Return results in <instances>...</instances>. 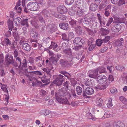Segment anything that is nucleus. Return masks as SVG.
Here are the masks:
<instances>
[{
	"instance_id": "nucleus-63",
	"label": "nucleus",
	"mask_w": 127,
	"mask_h": 127,
	"mask_svg": "<svg viewBox=\"0 0 127 127\" xmlns=\"http://www.w3.org/2000/svg\"><path fill=\"white\" fill-rule=\"evenodd\" d=\"M11 64H12L13 66L16 67H18V66H18L19 64L18 63H17L16 62H15L14 60Z\"/></svg>"
},
{
	"instance_id": "nucleus-61",
	"label": "nucleus",
	"mask_w": 127,
	"mask_h": 127,
	"mask_svg": "<svg viewBox=\"0 0 127 127\" xmlns=\"http://www.w3.org/2000/svg\"><path fill=\"white\" fill-rule=\"evenodd\" d=\"M91 83V80H88L85 82V84L86 86H89L90 85Z\"/></svg>"
},
{
	"instance_id": "nucleus-4",
	"label": "nucleus",
	"mask_w": 127,
	"mask_h": 127,
	"mask_svg": "<svg viewBox=\"0 0 127 127\" xmlns=\"http://www.w3.org/2000/svg\"><path fill=\"white\" fill-rule=\"evenodd\" d=\"M124 43V40H123V38H121L120 39H118V40L115 41V46L117 48V49L119 51H120L121 50V52H123L124 50L122 48L123 47Z\"/></svg>"
},
{
	"instance_id": "nucleus-8",
	"label": "nucleus",
	"mask_w": 127,
	"mask_h": 127,
	"mask_svg": "<svg viewBox=\"0 0 127 127\" xmlns=\"http://www.w3.org/2000/svg\"><path fill=\"white\" fill-rule=\"evenodd\" d=\"M97 83H98L100 84H103L105 83L107 81L106 77L105 75H101L98 76L97 78Z\"/></svg>"
},
{
	"instance_id": "nucleus-9",
	"label": "nucleus",
	"mask_w": 127,
	"mask_h": 127,
	"mask_svg": "<svg viewBox=\"0 0 127 127\" xmlns=\"http://www.w3.org/2000/svg\"><path fill=\"white\" fill-rule=\"evenodd\" d=\"M5 61L8 64H11L14 60L13 56L11 55L9 56L8 54L5 56Z\"/></svg>"
},
{
	"instance_id": "nucleus-42",
	"label": "nucleus",
	"mask_w": 127,
	"mask_h": 127,
	"mask_svg": "<svg viewBox=\"0 0 127 127\" xmlns=\"http://www.w3.org/2000/svg\"><path fill=\"white\" fill-rule=\"evenodd\" d=\"M5 43L7 46H11V42L9 39L7 38H5L4 39Z\"/></svg>"
},
{
	"instance_id": "nucleus-36",
	"label": "nucleus",
	"mask_w": 127,
	"mask_h": 127,
	"mask_svg": "<svg viewBox=\"0 0 127 127\" xmlns=\"http://www.w3.org/2000/svg\"><path fill=\"white\" fill-rule=\"evenodd\" d=\"M76 90L77 94L80 95L81 94L82 92V88L80 86H78L76 87Z\"/></svg>"
},
{
	"instance_id": "nucleus-41",
	"label": "nucleus",
	"mask_w": 127,
	"mask_h": 127,
	"mask_svg": "<svg viewBox=\"0 0 127 127\" xmlns=\"http://www.w3.org/2000/svg\"><path fill=\"white\" fill-rule=\"evenodd\" d=\"M100 30L102 31V33L105 35H106L109 33V31L108 30L105 29L103 28H101Z\"/></svg>"
},
{
	"instance_id": "nucleus-29",
	"label": "nucleus",
	"mask_w": 127,
	"mask_h": 127,
	"mask_svg": "<svg viewBox=\"0 0 127 127\" xmlns=\"http://www.w3.org/2000/svg\"><path fill=\"white\" fill-rule=\"evenodd\" d=\"M26 76L28 77H30V78L29 79V81H33V80H35L36 81L37 83H38L39 84H42V83L39 81L36 78L34 77H31L30 75H27Z\"/></svg>"
},
{
	"instance_id": "nucleus-19",
	"label": "nucleus",
	"mask_w": 127,
	"mask_h": 127,
	"mask_svg": "<svg viewBox=\"0 0 127 127\" xmlns=\"http://www.w3.org/2000/svg\"><path fill=\"white\" fill-rule=\"evenodd\" d=\"M28 19L26 17L23 16L21 19V25L23 26L26 25V27H28L29 26L28 24Z\"/></svg>"
},
{
	"instance_id": "nucleus-40",
	"label": "nucleus",
	"mask_w": 127,
	"mask_h": 127,
	"mask_svg": "<svg viewBox=\"0 0 127 127\" xmlns=\"http://www.w3.org/2000/svg\"><path fill=\"white\" fill-rule=\"evenodd\" d=\"M60 73L64 75L66 77L67 79H69V76H70L68 73L65 71H61L60 72Z\"/></svg>"
},
{
	"instance_id": "nucleus-57",
	"label": "nucleus",
	"mask_w": 127,
	"mask_h": 127,
	"mask_svg": "<svg viewBox=\"0 0 127 127\" xmlns=\"http://www.w3.org/2000/svg\"><path fill=\"white\" fill-rule=\"evenodd\" d=\"M114 68L112 66H108L107 67V69H108L109 71V72L111 73L112 70H114Z\"/></svg>"
},
{
	"instance_id": "nucleus-12",
	"label": "nucleus",
	"mask_w": 127,
	"mask_h": 127,
	"mask_svg": "<svg viewBox=\"0 0 127 127\" xmlns=\"http://www.w3.org/2000/svg\"><path fill=\"white\" fill-rule=\"evenodd\" d=\"M59 26L61 29L65 30H68L69 27L68 23L65 22L60 23L59 24Z\"/></svg>"
},
{
	"instance_id": "nucleus-3",
	"label": "nucleus",
	"mask_w": 127,
	"mask_h": 127,
	"mask_svg": "<svg viewBox=\"0 0 127 127\" xmlns=\"http://www.w3.org/2000/svg\"><path fill=\"white\" fill-rule=\"evenodd\" d=\"M93 15L92 13H89L86 14L84 18L83 26H88L91 24L93 18Z\"/></svg>"
},
{
	"instance_id": "nucleus-53",
	"label": "nucleus",
	"mask_w": 127,
	"mask_h": 127,
	"mask_svg": "<svg viewBox=\"0 0 127 127\" xmlns=\"http://www.w3.org/2000/svg\"><path fill=\"white\" fill-rule=\"evenodd\" d=\"M33 2H31L29 3L27 5V8L30 10H31V8H32V4Z\"/></svg>"
},
{
	"instance_id": "nucleus-11",
	"label": "nucleus",
	"mask_w": 127,
	"mask_h": 127,
	"mask_svg": "<svg viewBox=\"0 0 127 127\" xmlns=\"http://www.w3.org/2000/svg\"><path fill=\"white\" fill-rule=\"evenodd\" d=\"M57 11L60 13H66L67 12V8L64 5H60L57 8Z\"/></svg>"
},
{
	"instance_id": "nucleus-48",
	"label": "nucleus",
	"mask_w": 127,
	"mask_h": 127,
	"mask_svg": "<svg viewBox=\"0 0 127 127\" xmlns=\"http://www.w3.org/2000/svg\"><path fill=\"white\" fill-rule=\"evenodd\" d=\"M50 28L49 31L51 33L53 32L56 31V29L54 25H51L50 27Z\"/></svg>"
},
{
	"instance_id": "nucleus-28",
	"label": "nucleus",
	"mask_w": 127,
	"mask_h": 127,
	"mask_svg": "<svg viewBox=\"0 0 127 127\" xmlns=\"http://www.w3.org/2000/svg\"><path fill=\"white\" fill-rule=\"evenodd\" d=\"M68 24L70 26H71V27L73 28H74L76 25V21L74 19H71L68 21Z\"/></svg>"
},
{
	"instance_id": "nucleus-24",
	"label": "nucleus",
	"mask_w": 127,
	"mask_h": 127,
	"mask_svg": "<svg viewBox=\"0 0 127 127\" xmlns=\"http://www.w3.org/2000/svg\"><path fill=\"white\" fill-rule=\"evenodd\" d=\"M96 69L98 72L99 71V73L100 74L104 73L107 72L106 68L102 66L99 67Z\"/></svg>"
},
{
	"instance_id": "nucleus-16",
	"label": "nucleus",
	"mask_w": 127,
	"mask_h": 127,
	"mask_svg": "<svg viewBox=\"0 0 127 127\" xmlns=\"http://www.w3.org/2000/svg\"><path fill=\"white\" fill-rule=\"evenodd\" d=\"M121 26L120 25L117 24L112 27L111 30L113 32H118L121 30Z\"/></svg>"
},
{
	"instance_id": "nucleus-20",
	"label": "nucleus",
	"mask_w": 127,
	"mask_h": 127,
	"mask_svg": "<svg viewBox=\"0 0 127 127\" xmlns=\"http://www.w3.org/2000/svg\"><path fill=\"white\" fill-rule=\"evenodd\" d=\"M98 4L95 3H92L90 5L89 7L90 10L92 11H95L97 10L98 8Z\"/></svg>"
},
{
	"instance_id": "nucleus-52",
	"label": "nucleus",
	"mask_w": 127,
	"mask_h": 127,
	"mask_svg": "<svg viewBox=\"0 0 127 127\" xmlns=\"http://www.w3.org/2000/svg\"><path fill=\"white\" fill-rule=\"evenodd\" d=\"M89 118L90 119H92V120L94 121H95L96 120V118L91 113H90L89 114Z\"/></svg>"
},
{
	"instance_id": "nucleus-47",
	"label": "nucleus",
	"mask_w": 127,
	"mask_h": 127,
	"mask_svg": "<svg viewBox=\"0 0 127 127\" xmlns=\"http://www.w3.org/2000/svg\"><path fill=\"white\" fill-rule=\"evenodd\" d=\"M125 18H119L118 20L117 21V23H125Z\"/></svg>"
},
{
	"instance_id": "nucleus-21",
	"label": "nucleus",
	"mask_w": 127,
	"mask_h": 127,
	"mask_svg": "<svg viewBox=\"0 0 127 127\" xmlns=\"http://www.w3.org/2000/svg\"><path fill=\"white\" fill-rule=\"evenodd\" d=\"M63 52L65 54L69 55V57H72V51L71 48H67L63 51Z\"/></svg>"
},
{
	"instance_id": "nucleus-37",
	"label": "nucleus",
	"mask_w": 127,
	"mask_h": 127,
	"mask_svg": "<svg viewBox=\"0 0 127 127\" xmlns=\"http://www.w3.org/2000/svg\"><path fill=\"white\" fill-rule=\"evenodd\" d=\"M76 6L75 8L80 9L81 1L80 0H77L75 1Z\"/></svg>"
},
{
	"instance_id": "nucleus-49",
	"label": "nucleus",
	"mask_w": 127,
	"mask_h": 127,
	"mask_svg": "<svg viewBox=\"0 0 127 127\" xmlns=\"http://www.w3.org/2000/svg\"><path fill=\"white\" fill-rule=\"evenodd\" d=\"M75 0H66L65 3L68 5H70L74 2Z\"/></svg>"
},
{
	"instance_id": "nucleus-6",
	"label": "nucleus",
	"mask_w": 127,
	"mask_h": 127,
	"mask_svg": "<svg viewBox=\"0 0 127 127\" xmlns=\"http://www.w3.org/2000/svg\"><path fill=\"white\" fill-rule=\"evenodd\" d=\"M73 42L75 45H77L79 46H82V44L85 43V41L84 38L80 37H78L73 40Z\"/></svg>"
},
{
	"instance_id": "nucleus-13",
	"label": "nucleus",
	"mask_w": 127,
	"mask_h": 127,
	"mask_svg": "<svg viewBox=\"0 0 127 127\" xmlns=\"http://www.w3.org/2000/svg\"><path fill=\"white\" fill-rule=\"evenodd\" d=\"M73 60L72 57H67L66 59L67 68L70 67L73 64V63L74 62L72 61Z\"/></svg>"
},
{
	"instance_id": "nucleus-51",
	"label": "nucleus",
	"mask_w": 127,
	"mask_h": 127,
	"mask_svg": "<svg viewBox=\"0 0 127 127\" xmlns=\"http://www.w3.org/2000/svg\"><path fill=\"white\" fill-rule=\"evenodd\" d=\"M117 2L118 3V5L119 6L125 4V0H119Z\"/></svg>"
},
{
	"instance_id": "nucleus-50",
	"label": "nucleus",
	"mask_w": 127,
	"mask_h": 127,
	"mask_svg": "<svg viewBox=\"0 0 127 127\" xmlns=\"http://www.w3.org/2000/svg\"><path fill=\"white\" fill-rule=\"evenodd\" d=\"M102 100L101 98H99L96 102L97 105L101 106L102 104Z\"/></svg>"
},
{
	"instance_id": "nucleus-27",
	"label": "nucleus",
	"mask_w": 127,
	"mask_h": 127,
	"mask_svg": "<svg viewBox=\"0 0 127 127\" xmlns=\"http://www.w3.org/2000/svg\"><path fill=\"white\" fill-rule=\"evenodd\" d=\"M75 9L76 11H77V15L79 17L82 16L84 12L81 9H80L75 8Z\"/></svg>"
},
{
	"instance_id": "nucleus-56",
	"label": "nucleus",
	"mask_w": 127,
	"mask_h": 127,
	"mask_svg": "<svg viewBox=\"0 0 127 127\" xmlns=\"http://www.w3.org/2000/svg\"><path fill=\"white\" fill-rule=\"evenodd\" d=\"M69 84V83L68 81H66L65 82H64V83L63 84V86L67 89H68V85Z\"/></svg>"
},
{
	"instance_id": "nucleus-2",
	"label": "nucleus",
	"mask_w": 127,
	"mask_h": 127,
	"mask_svg": "<svg viewBox=\"0 0 127 127\" xmlns=\"http://www.w3.org/2000/svg\"><path fill=\"white\" fill-rule=\"evenodd\" d=\"M53 79L54 80L53 82V83L56 84L58 86H61L64 81V76L61 74L53 76Z\"/></svg>"
},
{
	"instance_id": "nucleus-62",
	"label": "nucleus",
	"mask_w": 127,
	"mask_h": 127,
	"mask_svg": "<svg viewBox=\"0 0 127 127\" xmlns=\"http://www.w3.org/2000/svg\"><path fill=\"white\" fill-rule=\"evenodd\" d=\"M40 93L41 94L42 96H44L47 94V92L44 90H41L40 91Z\"/></svg>"
},
{
	"instance_id": "nucleus-15",
	"label": "nucleus",
	"mask_w": 127,
	"mask_h": 127,
	"mask_svg": "<svg viewBox=\"0 0 127 127\" xmlns=\"http://www.w3.org/2000/svg\"><path fill=\"white\" fill-rule=\"evenodd\" d=\"M75 31L77 34L80 35H83L84 34V31L82 29V27L79 26L76 27Z\"/></svg>"
},
{
	"instance_id": "nucleus-43",
	"label": "nucleus",
	"mask_w": 127,
	"mask_h": 127,
	"mask_svg": "<svg viewBox=\"0 0 127 127\" xmlns=\"http://www.w3.org/2000/svg\"><path fill=\"white\" fill-rule=\"evenodd\" d=\"M62 39L63 40H65L66 41H69L68 38L67 37V35L65 33H63L62 34Z\"/></svg>"
},
{
	"instance_id": "nucleus-7",
	"label": "nucleus",
	"mask_w": 127,
	"mask_h": 127,
	"mask_svg": "<svg viewBox=\"0 0 127 127\" xmlns=\"http://www.w3.org/2000/svg\"><path fill=\"white\" fill-rule=\"evenodd\" d=\"M20 45H22V48L27 52L29 51L31 49V46L28 43H24V41L21 40L19 42Z\"/></svg>"
},
{
	"instance_id": "nucleus-17",
	"label": "nucleus",
	"mask_w": 127,
	"mask_h": 127,
	"mask_svg": "<svg viewBox=\"0 0 127 127\" xmlns=\"http://www.w3.org/2000/svg\"><path fill=\"white\" fill-rule=\"evenodd\" d=\"M113 127H124V124L120 121L114 122L113 123Z\"/></svg>"
},
{
	"instance_id": "nucleus-55",
	"label": "nucleus",
	"mask_w": 127,
	"mask_h": 127,
	"mask_svg": "<svg viewBox=\"0 0 127 127\" xmlns=\"http://www.w3.org/2000/svg\"><path fill=\"white\" fill-rule=\"evenodd\" d=\"M5 36L9 37L11 35V32L10 31H8L5 34Z\"/></svg>"
},
{
	"instance_id": "nucleus-14",
	"label": "nucleus",
	"mask_w": 127,
	"mask_h": 127,
	"mask_svg": "<svg viewBox=\"0 0 127 127\" xmlns=\"http://www.w3.org/2000/svg\"><path fill=\"white\" fill-rule=\"evenodd\" d=\"M40 13L45 18L49 17L51 16L50 12L46 9H43Z\"/></svg>"
},
{
	"instance_id": "nucleus-26",
	"label": "nucleus",
	"mask_w": 127,
	"mask_h": 127,
	"mask_svg": "<svg viewBox=\"0 0 127 127\" xmlns=\"http://www.w3.org/2000/svg\"><path fill=\"white\" fill-rule=\"evenodd\" d=\"M60 62L61 66L63 68H67L66 59H61L60 60Z\"/></svg>"
},
{
	"instance_id": "nucleus-46",
	"label": "nucleus",
	"mask_w": 127,
	"mask_h": 127,
	"mask_svg": "<svg viewBox=\"0 0 127 127\" xmlns=\"http://www.w3.org/2000/svg\"><path fill=\"white\" fill-rule=\"evenodd\" d=\"M74 37V34L73 32H69L68 34V38L69 41L72 38H73Z\"/></svg>"
},
{
	"instance_id": "nucleus-45",
	"label": "nucleus",
	"mask_w": 127,
	"mask_h": 127,
	"mask_svg": "<svg viewBox=\"0 0 127 127\" xmlns=\"http://www.w3.org/2000/svg\"><path fill=\"white\" fill-rule=\"evenodd\" d=\"M112 98H110L108 100V103L107 104V106L108 107H111L113 105V104L112 103Z\"/></svg>"
},
{
	"instance_id": "nucleus-10",
	"label": "nucleus",
	"mask_w": 127,
	"mask_h": 127,
	"mask_svg": "<svg viewBox=\"0 0 127 127\" xmlns=\"http://www.w3.org/2000/svg\"><path fill=\"white\" fill-rule=\"evenodd\" d=\"M27 62L26 59H23L21 62H20V65L18 66V68H20L21 69L23 70L24 68L26 70L28 69L27 67Z\"/></svg>"
},
{
	"instance_id": "nucleus-60",
	"label": "nucleus",
	"mask_w": 127,
	"mask_h": 127,
	"mask_svg": "<svg viewBox=\"0 0 127 127\" xmlns=\"http://www.w3.org/2000/svg\"><path fill=\"white\" fill-rule=\"evenodd\" d=\"M97 17L98 18V20L99 21L100 23L101 24V25L102 23V18L100 15V14H97Z\"/></svg>"
},
{
	"instance_id": "nucleus-1",
	"label": "nucleus",
	"mask_w": 127,
	"mask_h": 127,
	"mask_svg": "<svg viewBox=\"0 0 127 127\" xmlns=\"http://www.w3.org/2000/svg\"><path fill=\"white\" fill-rule=\"evenodd\" d=\"M67 94L66 89L64 88L59 90L56 94V99L59 102L62 104H66L68 100L65 96Z\"/></svg>"
},
{
	"instance_id": "nucleus-32",
	"label": "nucleus",
	"mask_w": 127,
	"mask_h": 127,
	"mask_svg": "<svg viewBox=\"0 0 127 127\" xmlns=\"http://www.w3.org/2000/svg\"><path fill=\"white\" fill-rule=\"evenodd\" d=\"M20 49V47L19 46H17L16 47V48L14 50L13 52V54L14 57L15 58L17 57L18 56V51Z\"/></svg>"
},
{
	"instance_id": "nucleus-35",
	"label": "nucleus",
	"mask_w": 127,
	"mask_h": 127,
	"mask_svg": "<svg viewBox=\"0 0 127 127\" xmlns=\"http://www.w3.org/2000/svg\"><path fill=\"white\" fill-rule=\"evenodd\" d=\"M110 37L109 36H105L104 38L103 39H101L103 41V44L104 45L105 43H107L110 40Z\"/></svg>"
},
{
	"instance_id": "nucleus-54",
	"label": "nucleus",
	"mask_w": 127,
	"mask_h": 127,
	"mask_svg": "<svg viewBox=\"0 0 127 127\" xmlns=\"http://www.w3.org/2000/svg\"><path fill=\"white\" fill-rule=\"evenodd\" d=\"M95 44H91L89 47V50L90 51H92L93 49L96 46Z\"/></svg>"
},
{
	"instance_id": "nucleus-64",
	"label": "nucleus",
	"mask_w": 127,
	"mask_h": 127,
	"mask_svg": "<svg viewBox=\"0 0 127 127\" xmlns=\"http://www.w3.org/2000/svg\"><path fill=\"white\" fill-rule=\"evenodd\" d=\"M108 49V48L107 47H103L101 49V51L102 53H104Z\"/></svg>"
},
{
	"instance_id": "nucleus-59",
	"label": "nucleus",
	"mask_w": 127,
	"mask_h": 127,
	"mask_svg": "<svg viewBox=\"0 0 127 127\" xmlns=\"http://www.w3.org/2000/svg\"><path fill=\"white\" fill-rule=\"evenodd\" d=\"M81 46H74L73 49L77 51L79 50L81 48Z\"/></svg>"
},
{
	"instance_id": "nucleus-22",
	"label": "nucleus",
	"mask_w": 127,
	"mask_h": 127,
	"mask_svg": "<svg viewBox=\"0 0 127 127\" xmlns=\"http://www.w3.org/2000/svg\"><path fill=\"white\" fill-rule=\"evenodd\" d=\"M32 32L31 33V35L32 37L36 39H37L38 37V33L33 29L31 30Z\"/></svg>"
},
{
	"instance_id": "nucleus-44",
	"label": "nucleus",
	"mask_w": 127,
	"mask_h": 127,
	"mask_svg": "<svg viewBox=\"0 0 127 127\" xmlns=\"http://www.w3.org/2000/svg\"><path fill=\"white\" fill-rule=\"evenodd\" d=\"M46 45L49 46L51 43V41L49 37H48L46 39Z\"/></svg>"
},
{
	"instance_id": "nucleus-31",
	"label": "nucleus",
	"mask_w": 127,
	"mask_h": 127,
	"mask_svg": "<svg viewBox=\"0 0 127 127\" xmlns=\"http://www.w3.org/2000/svg\"><path fill=\"white\" fill-rule=\"evenodd\" d=\"M13 21H14V22L16 25H18L21 24V19L19 17H17L14 19V18L13 19Z\"/></svg>"
},
{
	"instance_id": "nucleus-38",
	"label": "nucleus",
	"mask_w": 127,
	"mask_h": 127,
	"mask_svg": "<svg viewBox=\"0 0 127 127\" xmlns=\"http://www.w3.org/2000/svg\"><path fill=\"white\" fill-rule=\"evenodd\" d=\"M50 60V62H51L53 63H54L56 62L57 63V62L58 61V59L56 58L53 56H51L49 59Z\"/></svg>"
},
{
	"instance_id": "nucleus-5",
	"label": "nucleus",
	"mask_w": 127,
	"mask_h": 127,
	"mask_svg": "<svg viewBox=\"0 0 127 127\" xmlns=\"http://www.w3.org/2000/svg\"><path fill=\"white\" fill-rule=\"evenodd\" d=\"M94 93V90L92 88L88 87L86 88L85 90H83L82 95L84 97L86 98H88L89 97L88 95H91Z\"/></svg>"
},
{
	"instance_id": "nucleus-39",
	"label": "nucleus",
	"mask_w": 127,
	"mask_h": 127,
	"mask_svg": "<svg viewBox=\"0 0 127 127\" xmlns=\"http://www.w3.org/2000/svg\"><path fill=\"white\" fill-rule=\"evenodd\" d=\"M41 113L45 116L49 115L50 113V112L49 110H41Z\"/></svg>"
},
{
	"instance_id": "nucleus-18",
	"label": "nucleus",
	"mask_w": 127,
	"mask_h": 127,
	"mask_svg": "<svg viewBox=\"0 0 127 127\" xmlns=\"http://www.w3.org/2000/svg\"><path fill=\"white\" fill-rule=\"evenodd\" d=\"M98 75V72L97 69L93 70L91 73L89 74V76L90 77L95 78Z\"/></svg>"
},
{
	"instance_id": "nucleus-30",
	"label": "nucleus",
	"mask_w": 127,
	"mask_h": 127,
	"mask_svg": "<svg viewBox=\"0 0 127 127\" xmlns=\"http://www.w3.org/2000/svg\"><path fill=\"white\" fill-rule=\"evenodd\" d=\"M95 45L98 46H100L102 45L103 46L104 45L103 41L101 39H98L96 40Z\"/></svg>"
},
{
	"instance_id": "nucleus-25",
	"label": "nucleus",
	"mask_w": 127,
	"mask_h": 127,
	"mask_svg": "<svg viewBox=\"0 0 127 127\" xmlns=\"http://www.w3.org/2000/svg\"><path fill=\"white\" fill-rule=\"evenodd\" d=\"M11 21L9 18L8 19L7 21V24L8 25V28L9 30L12 31V29L13 28V21Z\"/></svg>"
},
{
	"instance_id": "nucleus-58",
	"label": "nucleus",
	"mask_w": 127,
	"mask_h": 127,
	"mask_svg": "<svg viewBox=\"0 0 127 127\" xmlns=\"http://www.w3.org/2000/svg\"><path fill=\"white\" fill-rule=\"evenodd\" d=\"M4 57L3 54L0 55V64L4 62Z\"/></svg>"
},
{
	"instance_id": "nucleus-23",
	"label": "nucleus",
	"mask_w": 127,
	"mask_h": 127,
	"mask_svg": "<svg viewBox=\"0 0 127 127\" xmlns=\"http://www.w3.org/2000/svg\"><path fill=\"white\" fill-rule=\"evenodd\" d=\"M31 11H36L39 9V7L38 4L35 2H33L32 5Z\"/></svg>"
},
{
	"instance_id": "nucleus-33",
	"label": "nucleus",
	"mask_w": 127,
	"mask_h": 127,
	"mask_svg": "<svg viewBox=\"0 0 127 127\" xmlns=\"http://www.w3.org/2000/svg\"><path fill=\"white\" fill-rule=\"evenodd\" d=\"M62 14V13L59 14L58 18L60 20L63 21L66 19V17L65 15L63 14Z\"/></svg>"
},
{
	"instance_id": "nucleus-34",
	"label": "nucleus",
	"mask_w": 127,
	"mask_h": 127,
	"mask_svg": "<svg viewBox=\"0 0 127 127\" xmlns=\"http://www.w3.org/2000/svg\"><path fill=\"white\" fill-rule=\"evenodd\" d=\"M115 68L117 70L121 71H123L125 70V68L121 65H117L115 66Z\"/></svg>"
}]
</instances>
